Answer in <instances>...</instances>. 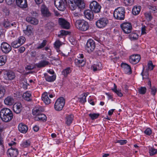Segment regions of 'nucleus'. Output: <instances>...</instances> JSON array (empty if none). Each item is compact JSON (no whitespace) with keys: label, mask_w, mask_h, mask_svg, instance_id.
<instances>
[{"label":"nucleus","mask_w":157,"mask_h":157,"mask_svg":"<svg viewBox=\"0 0 157 157\" xmlns=\"http://www.w3.org/2000/svg\"><path fill=\"white\" fill-rule=\"evenodd\" d=\"M140 59V56L139 55H133L131 56L129 59L130 62L133 64L138 63Z\"/></svg>","instance_id":"obj_15"},{"label":"nucleus","mask_w":157,"mask_h":157,"mask_svg":"<svg viewBox=\"0 0 157 157\" xmlns=\"http://www.w3.org/2000/svg\"><path fill=\"white\" fill-rule=\"evenodd\" d=\"M23 98L25 100L28 101L31 100L32 99L31 97V93L30 92L27 91L24 93L22 95Z\"/></svg>","instance_id":"obj_29"},{"label":"nucleus","mask_w":157,"mask_h":157,"mask_svg":"<svg viewBox=\"0 0 157 157\" xmlns=\"http://www.w3.org/2000/svg\"><path fill=\"white\" fill-rule=\"evenodd\" d=\"M25 50V47H21L19 48L18 49V51L20 53H22L24 52V51Z\"/></svg>","instance_id":"obj_64"},{"label":"nucleus","mask_w":157,"mask_h":157,"mask_svg":"<svg viewBox=\"0 0 157 157\" xmlns=\"http://www.w3.org/2000/svg\"><path fill=\"white\" fill-rule=\"evenodd\" d=\"M33 28L30 25H28L26 26L25 30H24L23 33L26 35L28 36H30L31 34H33Z\"/></svg>","instance_id":"obj_23"},{"label":"nucleus","mask_w":157,"mask_h":157,"mask_svg":"<svg viewBox=\"0 0 157 157\" xmlns=\"http://www.w3.org/2000/svg\"><path fill=\"white\" fill-rule=\"evenodd\" d=\"M114 88L112 89V90L116 94L119 96L121 97L123 96L122 94L121 93V90H117V86L115 84H114Z\"/></svg>","instance_id":"obj_35"},{"label":"nucleus","mask_w":157,"mask_h":157,"mask_svg":"<svg viewBox=\"0 0 157 157\" xmlns=\"http://www.w3.org/2000/svg\"><path fill=\"white\" fill-rule=\"evenodd\" d=\"M144 15L147 20L148 21H151L152 19V17L151 13H146L144 14Z\"/></svg>","instance_id":"obj_52"},{"label":"nucleus","mask_w":157,"mask_h":157,"mask_svg":"<svg viewBox=\"0 0 157 157\" xmlns=\"http://www.w3.org/2000/svg\"><path fill=\"white\" fill-rule=\"evenodd\" d=\"M73 14L74 18L78 17L81 16L80 13L75 12H73Z\"/></svg>","instance_id":"obj_61"},{"label":"nucleus","mask_w":157,"mask_h":157,"mask_svg":"<svg viewBox=\"0 0 157 157\" xmlns=\"http://www.w3.org/2000/svg\"><path fill=\"white\" fill-rule=\"evenodd\" d=\"M125 13V10L124 8L123 7H120L114 10L113 16L116 19L122 20L124 18Z\"/></svg>","instance_id":"obj_4"},{"label":"nucleus","mask_w":157,"mask_h":157,"mask_svg":"<svg viewBox=\"0 0 157 157\" xmlns=\"http://www.w3.org/2000/svg\"><path fill=\"white\" fill-rule=\"evenodd\" d=\"M35 119L36 121H46L47 119V117L45 115L41 113L35 117Z\"/></svg>","instance_id":"obj_32"},{"label":"nucleus","mask_w":157,"mask_h":157,"mask_svg":"<svg viewBox=\"0 0 157 157\" xmlns=\"http://www.w3.org/2000/svg\"><path fill=\"white\" fill-rule=\"evenodd\" d=\"M28 84L27 81L25 79L21 81L20 82V86L24 89H26L27 88Z\"/></svg>","instance_id":"obj_36"},{"label":"nucleus","mask_w":157,"mask_h":157,"mask_svg":"<svg viewBox=\"0 0 157 157\" xmlns=\"http://www.w3.org/2000/svg\"><path fill=\"white\" fill-rule=\"evenodd\" d=\"M108 20L105 18H100L96 22V25L99 28H103L105 27L108 23Z\"/></svg>","instance_id":"obj_9"},{"label":"nucleus","mask_w":157,"mask_h":157,"mask_svg":"<svg viewBox=\"0 0 157 157\" xmlns=\"http://www.w3.org/2000/svg\"><path fill=\"white\" fill-rule=\"evenodd\" d=\"M144 133L147 135H150L151 134L152 132L151 129L149 128H147L144 132Z\"/></svg>","instance_id":"obj_58"},{"label":"nucleus","mask_w":157,"mask_h":157,"mask_svg":"<svg viewBox=\"0 0 157 157\" xmlns=\"http://www.w3.org/2000/svg\"><path fill=\"white\" fill-rule=\"evenodd\" d=\"M55 26L54 23L52 22L48 23L45 26L46 29L48 30H51L53 29Z\"/></svg>","instance_id":"obj_40"},{"label":"nucleus","mask_w":157,"mask_h":157,"mask_svg":"<svg viewBox=\"0 0 157 157\" xmlns=\"http://www.w3.org/2000/svg\"><path fill=\"white\" fill-rule=\"evenodd\" d=\"M15 77V75L14 72L11 71H6L4 73L3 78L6 80H11Z\"/></svg>","instance_id":"obj_12"},{"label":"nucleus","mask_w":157,"mask_h":157,"mask_svg":"<svg viewBox=\"0 0 157 157\" xmlns=\"http://www.w3.org/2000/svg\"><path fill=\"white\" fill-rule=\"evenodd\" d=\"M146 27L145 26H144L142 27L141 29V34L143 35L145 34L146 33V29H145Z\"/></svg>","instance_id":"obj_62"},{"label":"nucleus","mask_w":157,"mask_h":157,"mask_svg":"<svg viewBox=\"0 0 157 157\" xmlns=\"http://www.w3.org/2000/svg\"><path fill=\"white\" fill-rule=\"evenodd\" d=\"M50 63L46 60H41L36 64V66L38 68H41L48 65Z\"/></svg>","instance_id":"obj_25"},{"label":"nucleus","mask_w":157,"mask_h":157,"mask_svg":"<svg viewBox=\"0 0 157 157\" xmlns=\"http://www.w3.org/2000/svg\"><path fill=\"white\" fill-rule=\"evenodd\" d=\"M133 0H124V3L126 6H130L133 4Z\"/></svg>","instance_id":"obj_48"},{"label":"nucleus","mask_w":157,"mask_h":157,"mask_svg":"<svg viewBox=\"0 0 157 157\" xmlns=\"http://www.w3.org/2000/svg\"><path fill=\"white\" fill-rule=\"evenodd\" d=\"M71 72L70 67H67L64 69L62 72V74L64 75L65 77L67 76V75Z\"/></svg>","instance_id":"obj_37"},{"label":"nucleus","mask_w":157,"mask_h":157,"mask_svg":"<svg viewBox=\"0 0 157 157\" xmlns=\"http://www.w3.org/2000/svg\"><path fill=\"white\" fill-rule=\"evenodd\" d=\"M121 67L126 73L129 75L132 73L131 67L128 64L123 63L121 64Z\"/></svg>","instance_id":"obj_18"},{"label":"nucleus","mask_w":157,"mask_h":157,"mask_svg":"<svg viewBox=\"0 0 157 157\" xmlns=\"http://www.w3.org/2000/svg\"><path fill=\"white\" fill-rule=\"evenodd\" d=\"M18 151L15 147H11L7 151V155L8 157H16L18 155Z\"/></svg>","instance_id":"obj_11"},{"label":"nucleus","mask_w":157,"mask_h":157,"mask_svg":"<svg viewBox=\"0 0 157 157\" xmlns=\"http://www.w3.org/2000/svg\"><path fill=\"white\" fill-rule=\"evenodd\" d=\"M148 70L151 71L153 70L155 66L154 65L151 61H149L147 64Z\"/></svg>","instance_id":"obj_45"},{"label":"nucleus","mask_w":157,"mask_h":157,"mask_svg":"<svg viewBox=\"0 0 157 157\" xmlns=\"http://www.w3.org/2000/svg\"><path fill=\"white\" fill-rule=\"evenodd\" d=\"M76 28L80 31H85L89 28L88 23L83 20H78L76 21L75 23Z\"/></svg>","instance_id":"obj_3"},{"label":"nucleus","mask_w":157,"mask_h":157,"mask_svg":"<svg viewBox=\"0 0 157 157\" xmlns=\"http://www.w3.org/2000/svg\"><path fill=\"white\" fill-rule=\"evenodd\" d=\"M95 47V43L94 40L92 39H89L86 44V49L88 52H90L93 51L94 50Z\"/></svg>","instance_id":"obj_10"},{"label":"nucleus","mask_w":157,"mask_h":157,"mask_svg":"<svg viewBox=\"0 0 157 157\" xmlns=\"http://www.w3.org/2000/svg\"><path fill=\"white\" fill-rule=\"evenodd\" d=\"M89 115L92 120H94L97 118L99 116V114L96 113H90L89 114Z\"/></svg>","instance_id":"obj_49"},{"label":"nucleus","mask_w":157,"mask_h":157,"mask_svg":"<svg viewBox=\"0 0 157 157\" xmlns=\"http://www.w3.org/2000/svg\"><path fill=\"white\" fill-rule=\"evenodd\" d=\"M147 89L145 87H141L139 89V91L140 94H144L146 92Z\"/></svg>","instance_id":"obj_47"},{"label":"nucleus","mask_w":157,"mask_h":157,"mask_svg":"<svg viewBox=\"0 0 157 157\" xmlns=\"http://www.w3.org/2000/svg\"><path fill=\"white\" fill-rule=\"evenodd\" d=\"M73 118L72 115H66V123L67 125H70L72 123Z\"/></svg>","instance_id":"obj_34"},{"label":"nucleus","mask_w":157,"mask_h":157,"mask_svg":"<svg viewBox=\"0 0 157 157\" xmlns=\"http://www.w3.org/2000/svg\"><path fill=\"white\" fill-rule=\"evenodd\" d=\"M65 104L64 99L63 97H60L56 101L54 105V108L56 110L60 111L62 109Z\"/></svg>","instance_id":"obj_5"},{"label":"nucleus","mask_w":157,"mask_h":157,"mask_svg":"<svg viewBox=\"0 0 157 157\" xmlns=\"http://www.w3.org/2000/svg\"><path fill=\"white\" fill-rule=\"evenodd\" d=\"M44 110L43 107L40 106H36L32 110V113L33 115L36 117L39 114H40Z\"/></svg>","instance_id":"obj_17"},{"label":"nucleus","mask_w":157,"mask_h":157,"mask_svg":"<svg viewBox=\"0 0 157 157\" xmlns=\"http://www.w3.org/2000/svg\"><path fill=\"white\" fill-rule=\"evenodd\" d=\"M90 8L94 13H98L100 11L101 6L97 1H94L90 3Z\"/></svg>","instance_id":"obj_6"},{"label":"nucleus","mask_w":157,"mask_h":157,"mask_svg":"<svg viewBox=\"0 0 157 157\" xmlns=\"http://www.w3.org/2000/svg\"><path fill=\"white\" fill-rule=\"evenodd\" d=\"M66 0H55L54 4L57 9L61 11H63L65 9Z\"/></svg>","instance_id":"obj_7"},{"label":"nucleus","mask_w":157,"mask_h":157,"mask_svg":"<svg viewBox=\"0 0 157 157\" xmlns=\"http://www.w3.org/2000/svg\"><path fill=\"white\" fill-rule=\"evenodd\" d=\"M31 144V142L29 140H25L22 142L20 146L22 147L26 148L30 146Z\"/></svg>","instance_id":"obj_33"},{"label":"nucleus","mask_w":157,"mask_h":157,"mask_svg":"<svg viewBox=\"0 0 157 157\" xmlns=\"http://www.w3.org/2000/svg\"><path fill=\"white\" fill-rule=\"evenodd\" d=\"M47 41L46 40H44L42 43L39 44L37 47V49H40L44 48L46 44Z\"/></svg>","instance_id":"obj_43"},{"label":"nucleus","mask_w":157,"mask_h":157,"mask_svg":"<svg viewBox=\"0 0 157 157\" xmlns=\"http://www.w3.org/2000/svg\"><path fill=\"white\" fill-rule=\"evenodd\" d=\"M18 128L19 131L23 133H26L28 129L27 126L22 123L18 124Z\"/></svg>","instance_id":"obj_16"},{"label":"nucleus","mask_w":157,"mask_h":157,"mask_svg":"<svg viewBox=\"0 0 157 157\" xmlns=\"http://www.w3.org/2000/svg\"><path fill=\"white\" fill-rule=\"evenodd\" d=\"M17 6L22 8H25L28 6L27 0H16Z\"/></svg>","instance_id":"obj_20"},{"label":"nucleus","mask_w":157,"mask_h":157,"mask_svg":"<svg viewBox=\"0 0 157 157\" xmlns=\"http://www.w3.org/2000/svg\"><path fill=\"white\" fill-rule=\"evenodd\" d=\"M13 117L12 111L9 108H3L1 110V119L5 122H8L11 120Z\"/></svg>","instance_id":"obj_1"},{"label":"nucleus","mask_w":157,"mask_h":157,"mask_svg":"<svg viewBox=\"0 0 157 157\" xmlns=\"http://www.w3.org/2000/svg\"><path fill=\"white\" fill-rule=\"evenodd\" d=\"M2 11L4 15H9V11L8 9L6 7H5L2 8Z\"/></svg>","instance_id":"obj_54"},{"label":"nucleus","mask_w":157,"mask_h":157,"mask_svg":"<svg viewBox=\"0 0 157 157\" xmlns=\"http://www.w3.org/2000/svg\"><path fill=\"white\" fill-rule=\"evenodd\" d=\"M42 100L46 105H48L51 102V100L48 97V94L46 92H44L42 96Z\"/></svg>","instance_id":"obj_21"},{"label":"nucleus","mask_w":157,"mask_h":157,"mask_svg":"<svg viewBox=\"0 0 157 157\" xmlns=\"http://www.w3.org/2000/svg\"><path fill=\"white\" fill-rule=\"evenodd\" d=\"M151 94L153 95H155L157 91V90L156 88L155 87H152L151 88Z\"/></svg>","instance_id":"obj_56"},{"label":"nucleus","mask_w":157,"mask_h":157,"mask_svg":"<svg viewBox=\"0 0 157 157\" xmlns=\"http://www.w3.org/2000/svg\"><path fill=\"white\" fill-rule=\"evenodd\" d=\"M6 61V55L1 56V66L4 65Z\"/></svg>","instance_id":"obj_42"},{"label":"nucleus","mask_w":157,"mask_h":157,"mask_svg":"<svg viewBox=\"0 0 157 157\" xmlns=\"http://www.w3.org/2000/svg\"><path fill=\"white\" fill-rule=\"evenodd\" d=\"M17 40L21 46L25 43L26 39L25 37L21 36L18 37Z\"/></svg>","instance_id":"obj_41"},{"label":"nucleus","mask_w":157,"mask_h":157,"mask_svg":"<svg viewBox=\"0 0 157 157\" xmlns=\"http://www.w3.org/2000/svg\"><path fill=\"white\" fill-rule=\"evenodd\" d=\"M70 9L74 10L77 8V6L81 9L85 7V3L83 0H68Z\"/></svg>","instance_id":"obj_2"},{"label":"nucleus","mask_w":157,"mask_h":157,"mask_svg":"<svg viewBox=\"0 0 157 157\" xmlns=\"http://www.w3.org/2000/svg\"><path fill=\"white\" fill-rule=\"evenodd\" d=\"M54 44L55 47L57 48H59L62 45L61 42L59 40H56Z\"/></svg>","instance_id":"obj_53"},{"label":"nucleus","mask_w":157,"mask_h":157,"mask_svg":"<svg viewBox=\"0 0 157 157\" xmlns=\"http://www.w3.org/2000/svg\"><path fill=\"white\" fill-rule=\"evenodd\" d=\"M20 46V45L17 40L13 41L11 43V47H12L14 48H17Z\"/></svg>","instance_id":"obj_39"},{"label":"nucleus","mask_w":157,"mask_h":157,"mask_svg":"<svg viewBox=\"0 0 157 157\" xmlns=\"http://www.w3.org/2000/svg\"><path fill=\"white\" fill-rule=\"evenodd\" d=\"M6 90L5 87L3 86H1V96L3 97L5 94Z\"/></svg>","instance_id":"obj_55"},{"label":"nucleus","mask_w":157,"mask_h":157,"mask_svg":"<svg viewBox=\"0 0 157 157\" xmlns=\"http://www.w3.org/2000/svg\"><path fill=\"white\" fill-rule=\"evenodd\" d=\"M2 25L5 28H6L10 26V23L7 21H5L3 23Z\"/></svg>","instance_id":"obj_59"},{"label":"nucleus","mask_w":157,"mask_h":157,"mask_svg":"<svg viewBox=\"0 0 157 157\" xmlns=\"http://www.w3.org/2000/svg\"><path fill=\"white\" fill-rule=\"evenodd\" d=\"M129 36L131 39L136 40L138 39V36L137 34L133 33L129 35Z\"/></svg>","instance_id":"obj_50"},{"label":"nucleus","mask_w":157,"mask_h":157,"mask_svg":"<svg viewBox=\"0 0 157 157\" xmlns=\"http://www.w3.org/2000/svg\"><path fill=\"white\" fill-rule=\"evenodd\" d=\"M58 23L62 28L68 29L70 28V23L64 19L59 18L58 19Z\"/></svg>","instance_id":"obj_13"},{"label":"nucleus","mask_w":157,"mask_h":157,"mask_svg":"<svg viewBox=\"0 0 157 157\" xmlns=\"http://www.w3.org/2000/svg\"><path fill=\"white\" fill-rule=\"evenodd\" d=\"M79 101L81 103H84L86 101V96L81 95V97L79 98Z\"/></svg>","instance_id":"obj_51"},{"label":"nucleus","mask_w":157,"mask_h":157,"mask_svg":"<svg viewBox=\"0 0 157 157\" xmlns=\"http://www.w3.org/2000/svg\"><path fill=\"white\" fill-rule=\"evenodd\" d=\"M140 10L139 7L134 6L132 10V13L134 15L138 14Z\"/></svg>","instance_id":"obj_38"},{"label":"nucleus","mask_w":157,"mask_h":157,"mask_svg":"<svg viewBox=\"0 0 157 157\" xmlns=\"http://www.w3.org/2000/svg\"><path fill=\"white\" fill-rule=\"evenodd\" d=\"M22 105L20 103L17 102L14 104L13 106V110L16 113H19L22 109Z\"/></svg>","instance_id":"obj_19"},{"label":"nucleus","mask_w":157,"mask_h":157,"mask_svg":"<svg viewBox=\"0 0 157 157\" xmlns=\"http://www.w3.org/2000/svg\"><path fill=\"white\" fill-rule=\"evenodd\" d=\"M4 102L6 105H11L14 103V100L13 97L8 96L5 99Z\"/></svg>","instance_id":"obj_26"},{"label":"nucleus","mask_w":157,"mask_h":157,"mask_svg":"<svg viewBox=\"0 0 157 157\" xmlns=\"http://www.w3.org/2000/svg\"><path fill=\"white\" fill-rule=\"evenodd\" d=\"M44 77L46 81L48 82H52L56 79V75H49L47 73L44 74Z\"/></svg>","instance_id":"obj_24"},{"label":"nucleus","mask_w":157,"mask_h":157,"mask_svg":"<svg viewBox=\"0 0 157 157\" xmlns=\"http://www.w3.org/2000/svg\"><path fill=\"white\" fill-rule=\"evenodd\" d=\"M26 20L28 22L34 25H36L38 23V20L34 17H28L26 18Z\"/></svg>","instance_id":"obj_30"},{"label":"nucleus","mask_w":157,"mask_h":157,"mask_svg":"<svg viewBox=\"0 0 157 157\" xmlns=\"http://www.w3.org/2000/svg\"><path fill=\"white\" fill-rule=\"evenodd\" d=\"M127 141L125 140H118L117 141V143H119L121 145H124L127 143Z\"/></svg>","instance_id":"obj_60"},{"label":"nucleus","mask_w":157,"mask_h":157,"mask_svg":"<svg viewBox=\"0 0 157 157\" xmlns=\"http://www.w3.org/2000/svg\"><path fill=\"white\" fill-rule=\"evenodd\" d=\"M144 68L143 67L142 71L141 73V75L143 77V79H147L148 78V71H145L144 73Z\"/></svg>","instance_id":"obj_46"},{"label":"nucleus","mask_w":157,"mask_h":157,"mask_svg":"<svg viewBox=\"0 0 157 157\" xmlns=\"http://www.w3.org/2000/svg\"><path fill=\"white\" fill-rule=\"evenodd\" d=\"M41 11L43 16L49 17L51 15L47 7L44 5H42L41 6Z\"/></svg>","instance_id":"obj_22"},{"label":"nucleus","mask_w":157,"mask_h":157,"mask_svg":"<svg viewBox=\"0 0 157 157\" xmlns=\"http://www.w3.org/2000/svg\"><path fill=\"white\" fill-rule=\"evenodd\" d=\"M92 10H87L85 11L84 14L85 17L89 20L93 19L94 18V14Z\"/></svg>","instance_id":"obj_27"},{"label":"nucleus","mask_w":157,"mask_h":157,"mask_svg":"<svg viewBox=\"0 0 157 157\" xmlns=\"http://www.w3.org/2000/svg\"><path fill=\"white\" fill-rule=\"evenodd\" d=\"M8 144L9 146H11V147H14V146L16 145V143L13 141H12L9 143Z\"/></svg>","instance_id":"obj_63"},{"label":"nucleus","mask_w":157,"mask_h":157,"mask_svg":"<svg viewBox=\"0 0 157 157\" xmlns=\"http://www.w3.org/2000/svg\"><path fill=\"white\" fill-rule=\"evenodd\" d=\"M121 27L123 32L126 34L130 33L132 30L131 24L129 22H124L121 25Z\"/></svg>","instance_id":"obj_8"},{"label":"nucleus","mask_w":157,"mask_h":157,"mask_svg":"<svg viewBox=\"0 0 157 157\" xmlns=\"http://www.w3.org/2000/svg\"><path fill=\"white\" fill-rule=\"evenodd\" d=\"M91 68L94 71H99L102 69V64L100 63H98L93 65Z\"/></svg>","instance_id":"obj_31"},{"label":"nucleus","mask_w":157,"mask_h":157,"mask_svg":"<svg viewBox=\"0 0 157 157\" xmlns=\"http://www.w3.org/2000/svg\"><path fill=\"white\" fill-rule=\"evenodd\" d=\"M149 152L150 155L151 156H152L157 153V150L151 147L149 149Z\"/></svg>","instance_id":"obj_44"},{"label":"nucleus","mask_w":157,"mask_h":157,"mask_svg":"<svg viewBox=\"0 0 157 157\" xmlns=\"http://www.w3.org/2000/svg\"><path fill=\"white\" fill-rule=\"evenodd\" d=\"M75 63L76 65L78 67H82L85 64L86 60L85 59H81V58H78L75 59Z\"/></svg>","instance_id":"obj_28"},{"label":"nucleus","mask_w":157,"mask_h":157,"mask_svg":"<svg viewBox=\"0 0 157 157\" xmlns=\"http://www.w3.org/2000/svg\"><path fill=\"white\" fill-rule=\"evenodd\" d=\"M60 34L58 35V36L60 37L61 36L66 35L68 34V32L64 30H62L60 31Z\"/></svg>","instance_id":"obj_57"},{"label":"nucleus","mask_w":157,"mask_h":157,"mask_svg":"<svg viewBox=\"0 0 157 157\" xmlns=\"http://www.w3.org/2000/svg\"><path fill=\"white\" fill-rule=\"evenodd\" d=\"M1 48L3 52L5 53H9L11 50V46L6 42H3L1 44Z\"/></svg>","instance_id":"obj_14"}]
</instances>
